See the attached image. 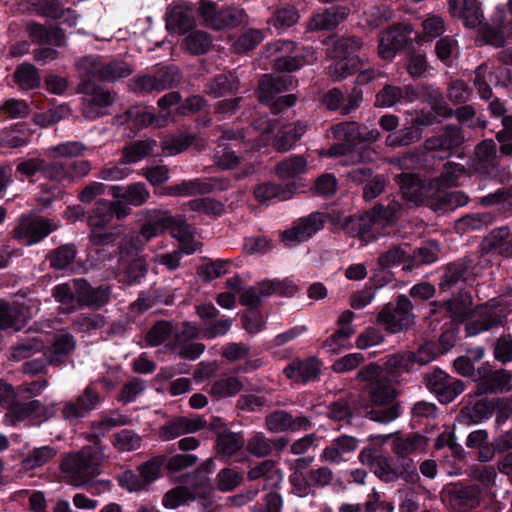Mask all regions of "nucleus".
I'll list each match as a JSON object with an SVG mask.
<instances>
[{
    "label": "nucleus",
    "instance_id": "nucleus-1",
    "mask_svg": "<svg viewBox=\"0 0 512 512\" xmlns=\"http://www.w3.org/2000/svg\"><path fill=\"white\" fill-rule=\"evenodd\" d=\"M86 146L80 141H67L50 149L55 159L46 160L40 157L25 159L17 164L16 172L33 183L40 178L53 182L47 191L52 196L62 193L59 183L71 182L74 178L83 177L91 170L88 160H71L72 157L81 156Z\"/></svg>",
    "mask_w": 512,
    "mask_h": 512
},
{
    "label": "nucleus",
    "instance_id": "nucleus-2",
    "mask_svg": "<svg viewBox=\"0 0 512 512\" xmlns=\"http://www.w3.org/2000/svg\"><path fill=\"white\" fill-rule=\"evenodd\" d=\"M333 137L338 141L330 147L331 156H344L351 164L372 163L377 159L375 149L364 143L380 138L378 129L369 130L355 121L339 122L332 126Z\"/></svg>",
    "mask_w": 512,
    "mask_h": 512
},
{
    "label": "nucleus",
    "instance_id": "nucleus-3",
    "mask_svg": "<svg viewBox=\"0 0 512 512\" xmlns=\"http://www.w3.org/2000/svg\"><path fill=\"white\" fill-rule=\"evenodd\" d=\"M131 73L132 69L124 61L93 62L87 71L88 79L81 83V92L89 96L83 103L84 115L96 119L101 116V109L113 103L110 92L96 85V81L114 82L128 77Z\"/></svg>",
    "mask_w": 512,
    "mask_h": 512
},
{
    "label": "nucleus",
    "instance_id": "nucleus-4",
    "mask_svg": "<svg viewBox=\"0 0 512 512\" xmlns=\"http://www.w3.org/2000/svg\"><path fill=\"white\" fill-rule=\"evenodd\" d=\"M474 260L470 256L459 258L442 267L438 287L440 293L452 291L458 288L457 293H452V297L444 300V306L453 322L464 323L474 316L472 308L473 298L469 291L458 287L460 283H465V275L472 267Z\"/></svg>",
    "mask_w": 512,
    "mask_h": 512
},
{
    "label": "nucleus",
    "instance_id": "nucleus-5",
    "mask_svg": "<svg viewBox=\"0 0 512 512\" xmlns=\"http://www.w3.org/2000/svg\"><path fill=\"white\" fill-rule=\"evenodd\" d=\"M397 395V390L391 383L378 380L364 386L358 402L366 417L386 424L400 415V406L394 402Z\"/></svg>",
    "mask_w": 512,
    "mask_h": 512
},
{
    "label": "nucleus",
    "instance_id": "nucleus-6",
    "mask_svg": "<svg viewBox=\"0 0 512 512\" xmlns=\"http://www.w3.org/2000/svg\"><path fill=\"white\" fill-rule=\"evenodd\" d=\"M452 115V109L447 105L436 104L429 110L416 111L415 115L404 127L390 133L385 140L387 146L402 147L418 142L422 138L425 128L436 122V117L444 118Z\"/></svg>",
    "mask_w": 512,
    "mask_h": 512
},
{
    "label": "nucleus",
    "instance_id": "nucleus-7",
    "mask_svg": "<svg viewBox=\"0 0 512 512\" xmlns=\"http://www.w3.org/2000/svg\"><path fill=\"white\" fill-rule=\"evenodd\" d=\"M55 229L56 226L47 218L21 214L9 236L24 246H32L41 242Z\"/></svg>",
    "mask_w": 512,
    "mask_h": 512
},
{
    "label": "nucleus",
    "instance_id": "nucleus-8",
    "mask_svg": "<svg viewBox=\"0 0 512 512\" xmlns=\"http://www.w3.org/2000/svg\"><path fill=\"white\" fill-rule=\"evenodd\" d=\"M412 303L404 294L384 305L377 315V323L392 334L407 330L413 324Z\"/></svg>",
    "mask_w": 512,
    "mask_h": 512
},
{
    "label": "nucleus",
    "instance_id": "nucleus-9",
    "mask_svg": "<svg viewBox=\"0 0 512 512\" xmlns=\"http://www.w3.org/2000/svg\"><path fill=\"white\" fill-rule=\"evenodd\" d=\"M413 32V25L409 23H398L382 32L378 40L379 57L392 60L398 52L414 49L416 41L411 38Z\"/></svg>",
    "mask_w": 512,
    "mask_h": 512
},
{
    "label": "nucleus",
    "instance_id": "nucleus-10",
    "mask_svg": "<svg viewBox=\"0 0 512 512\" xmlns=\"http://www.w3.org/2000/svg\"><path fill=\"white\" fill-rule=\"evenodd\" d=\"M326 215L321 212H312L292 222L291 226L280 232L279 239L287 248L296 247L310 240L317 232L324 228Z\"/></svg>",
    "mask_w": 512,
    "mask_h": 512
},
{
    "label": "nucleus",
    "instance_id": "nucleus-11",
    "mask_svg": "<svg viewBox=\"0 0 512 512\" xmlns=\"http://www.w3.org/2000/svg\"><path fill=\"white\" fill-rule=\"evenodd\" d=\"M436 358L434 346L425 344L419 347L417 351H402L392 354L386 362L387 369L393 377H398L403 373H411L419 367L430 363Z\"/></svg>",
    "mask_w": 512,
    "mask_h": 512
},
{
    "label": "nucleus",
    "instance_id": "nucleus-12",
    "mask_svg": "<svg viewBox=\"0 0 512 512\" xmlns=\"http://www.w3.org/2000/svg\"><path fill=\"white\" fill-rule=\"evenodd\" d=\"M423 383L442 404L454 401L464 391V383L461 380L452 378L438 367L423 375Z\"/></svg>",
    "mask_w": 512,
    "mask_h": 512
},
{
    "label": "nucleus",
    "instance_id": "nucleus-13",
    "mask_svg": "<svg viewBox=\"0 0 512 512\" xmlns=\"http://www.w3.org/2000/svg\"><path fill=\"white\" fill-rule=\"evenodd\" d=\"M475 396L497 394L511 389L512 373L505 369L494 370L489 363L477 368Z\"/></svg>",
    "mask_w": 512,
    "mask_h": 512
},
{
    "label": "nucleus",
    "instance_id": "nucleus-14",
    "mask_svg": "<svg viewBox=\"0 0 512 512\" xmlns=\"http://www.w3.org/2000/svg\"><path fill=\"white\" fill-rule=\"evenodd\" d=\"M103 400L104 397L99 393L96 385L90 383L74 400L64 403L61 409L62 418L70 422L82 419L97 409Z\"/></svg>",
    "mask_w": 512,
    "mask_h": 512
},
{
    "label": "nucleus",
    "instance_id": "nucleus-15",
    "mask_svg": "<svg viewBox=\"0 0 512 512\" xmlns=\"http://www.w3.org/2000/svg\"><path fill=\"white\" fill-rule=\"evenodd\" d=\"M100 466L101 454L90 447L66 456L61 462L63 471L78 474L87 480L93 479L100 473Z\"/></svg>",
    "mask_w": 512,
    "mask_h": 512
},
{
    "label": "nucleus",
    "instance_id": "nucleus-16",
    "mask_svg": "<svg viewBox=\"0 0 512 512\" xmlns=\"http://www.w3.org/2000/svg\"><path fill=\"white\" fill-rule=\"evenodd\" d=\"M212 488L208 484V479L195 483L192 486H176L167 491L163 498L162 504L167 509H177L178 507L193 502L195 500L203 501L205 505L210 499Z\"/></svg>",
    "mask_w": 512,
    "mask_h": 512
},
{
    "label": "nucleus",
    "instance_id": "nucleus-17",
    "mask_svg": "<svg viewBox=\"0 0 512 512\" xmlns=\"http://www.w3.org/2000/svg\"><path fill=\"white\" fill-rule=\"evenodd\" d=\"M74 285L78 295V309L100 310L110 302L112 289L107 284L92 286L85 278H76Z\"/></svg>",
    "mask_w": 512,
    "mask_h": 512
},
{
    "label": "nucleus",
    "instance_id": "nucleus-18",
    "mask_svg": "<svg viewBox=\"0 0 512 512\" xmlns=\"http://www.w3.org/2000/svg\"><path fill=\"white\" fill-rule=\"evenodd\" d=\"M279 53L272 60V68L278 73H292L300 70L307 63L306 56L299 53L298 44L292 40H280L275 43Z\"/></svg>",
    "mask_w": 512,
    "mask_h": 512
},
{
    "label": "nucleus",
    "instance_id": "nucleus-19",
    "mask_svg": "<svg viewBox=\"0 0 512 512\" xmlns=\"http://www.w3.org/2000/svg\"><path fill=\"white\" fill-rule=\"evenodd\" d=\"M298 80L291 75H276L272 73L263 74L256 89V96L261 104H266L274 98L297 86Z\"/></svg>",
    "mask_w": 512,
    "mask_h": 512
},
{
    "label": "nucleus",
    "instance_id": "nucleus-20",
    "mask_svg": "<svg viewBox=\"0 0 512 512\" xmlns=\"http://www.w3.org/2000/svg\"><path fill=\"white\" fill-rule=\"evenodd\" d=\"M495 398L481 397L469 400L459 411L457 421L463 425H477L496 415Z\"/></svg>",
    "mask_w": 512,
    "mask_h": 512
},
{
    "label": "nucleus",
    "instance_id": "nucleus-21",
    "mask_svg": "<svg viewBox=\"0 0 512 512\" xmlns=\"http://www.w3.org/2000/svg\"><path fill=\"white\" fill-rule=\"evenodd\" d=\"M178 116H194L197 128H208L212 125V115L208 100L200 94H192L181 99L180 105L174 108Z\"/></svg>",
    "mask_w": 512,
    "mask_h": 512
},
{
    "label": "nucleus",
    "instance_id": "nucleus-22",
    "mask_svg": "<svg viewBox=\"0 0 512 512\" xmlns=\"http://www.w3.org/2000/svg\"><path fill=\"white\" fill-rule=\"evenodd\" d=\"M484 254H497L506 259H512V230L503 225L492 229L480 244Z\"/></svg>",
    "mask_w": 512,
    "mask_h": 512
},
{
    "label": "nucleus",
    "instance_id": "nucleus-23",
    "mask_svg": "<svg viewBox=\"0 0 512 512\" xmlns=\"http://www.w3.org/2000/svg\"><path fill=\"white\" fill-rule=\"evenodd\" d=\"M173 218L174 215L167 210L146 209L144 222L139 231L140 236L145 241H149L154 237L169 232L173 226Z\"/></svg>",
    "mask_w": 512,
    "mask_h": 512
},
{
    "label": "nucleus",
    "instance_id": "nucleus-24",
    "mask_svg": "<svg viewBox=\"0 0 512 512\" xmlns=\"http://www.w3.org/2000/svg\"><path fill=\"white\" fill-rule=\"evenodd\" d=\"M283 373L294 383L306 385L320 375V362L316 357L295 358L285 366Z\"/></svg>",
    "mask_w": 512,
    "mask_h": 512
},
{
    "label": "nucleus",
    "instance_id": "nucleus-25",
    "mask_svg": "<svg viewBox=\"0 0 512 512\" xmlns=\"http://www.w3.org/2000/svg\"><path fill=\"white\" fill-rule=\"evenodd\" d=\"M342 229L350 236L366 241L376 240L379 235V226L370 210L360 216L347 217Z\"/></svg>",
    "mask_w": 512,
    "mask_h": 512
},
{
    "label": "nucleus",
    "instance_id": "nucleus-26",
    "mask_svg": "<svg viewBox=\"0 0 512 512\" xmlns=\"http://www.w3.org/2000/svg\"><path fill=\"white\" fill-rule=\"evenodd\" d=\"M27 33L34 44L59 48L66 46L65 31L58 25L46 26L33 21L27 25Z\"/></svg>",
    "mask_w": 512,
    "mask_h": 512
},
{
    "label": "nucleus",
    "instance_id": "nucleus-27",
    "mask_svg": "<svg viewBox=\"0 0 512 512\" xmlns=\"http://www.w3.org/2000/svg\"><path fill=\"white\" fill-rule=\"evenodd\" d=\"M349 8L344 5H332L314 14L308 21L310 31H332L349 15Z\"/></svg>",
    "mask_w": 512,
    "mask_h": 512
},
{
    "label": "nucleus",
    "instance_id": "nucleus-28",
    "mask_svg": "<svg viewBox=\"0 0 512 512\" xmlns=\"http://www.w3.org/2000/svg\"><path fill=\"white\" fill-rule=\"evenodd\" d=\"M57 413L56 405L53 403L42 404L39 400L15 403L11 407V414L17 421L25 419L47 421Z\"/></svg>",
    "mask_w": 512,
    "mask_h": 512
},
{
    "label": "nucleus",
    "instance_id": "nucleus-29",
    "mask_svg": "<svg viewBox=\"0 0 512 512\" xmlns=\"http://www.w3.org/2000/svg\"><path fill=\"white\" fill-rule=\"evenodd\" d=\"M215 190V185L212 180L205 179H191L182 180L180 183H174L168 186L161 187L159 194L161 196L171 197H189L195 195L210 194Z\"/></svg>",
    "mask_w": 512,
    "mask_h": 512
},
{
    "label": "nucleus",
    "instance_id": "nucleus-30",
    "mask_svg": "<svg viewBox=\"0 0 512 512\" xmlns=\"http://www.w3.org/2000/svg\"><path fill=\"white\" fill-rule=\"evenodd\" d=\"M169 232L172 237L178 240V248H181L185 255H192L202 247V243L194 238L195 228L187 223L184 215H174L173 226Z\"/></svg>",
    "mask_w": 512,
    "mask_h": 512
},
{
    "label": "nucleus",
    "instance_id": "nucleus-31",
    "mask_svg": "<svg viewBox=\"0 0 512 512\" xmlns=\"http://www.w3.org/2000/svg\"><path fill=\"white\" fill-rule=\"evenodd\" d=\"M447 497L452 507L458 510L473 509L482 500V491L477 485H454L447 489Z\"/></svg>",
    "mask_w": 512,
    "mask_h": 512
},
{
    "label": "nucleus",
    "instance_id": "nucleus-32",
    "mask_svg": "<svg viewBox=\"0 0 512 512\" xmlns=\"http://www.w3.org/2000/svg\"><path fill=\"white\" fill-rule=\"evenodd\" d=\"M149 265L144 257L122 260L116 273L118 282L126 286L138 285L146 277Z\"/></svg>",
    "mask_w": 512,
    "mask_h": 512
},
{
    "label": "nucleus",
    "instance_id": "nucleus-33",
    "mask_svg": "<svg viewBox=\"0 0 512 512\" xmlns=\"http://www.w3.org/2000/svg\"><path fill=\"white\" fill-rule=\"evenodd\" d=\"M448 10L453 17L462 18L468 28L478 27L484 18L477 0H449Z\"/></svg>",
    "mask_w": 512,
    "mask_h": 512
},
{
    "label": "nucleus",
    "instance_id": "nucleus-34",
    "mask_svg": "<svg viewBox=\"0 0 512 512\" xmlns=\"http://www.w3.org/2000/svg\"><path fill=\"white\" fill-rule=\"evenodd\" d=\"M108 193L114 199H122L128 205L139 207L144 205L151 197L150 191L143 182H135L129 185H111L108 186Z\"/></svg>",
    "mask_w": 512,
    "mask_h": 512
},
{
    "label": "nucleus",
    "instance_id": "nucleus-35",
    "mask_svg": "<svg viewBox=\"0 0 512 512\" xmlns=\"http://www.w3.org/2000/svg\"><path fill=\"white\" fill-rule=\"evenodd\" d=\"M309 125L306 121L297 120L283 125L273 140V146L278 152L291 150L297 141L306 133Z\"/></svg>",
    "mask_w": 512,
    "mask_h": 512
},
{
    "label": "nucleus",
    "instance_id": "nucleus-36",
    "mask_svg": "<svg viewBox=\"0 0 512 512\" xmlns=\"http://www.w3.org/2000/svg\"><path fill=\"white\" fill-rule=\"evenodd\" d=\"M464 140L462 128L448 124L439 135L426 140V147L431 150L452 151L462 146Z\"/></svg>",
    "mask_w": 512,
    "mask_h": 512
},
{
    "label": "nucleus",
    "instance_id": "nucleus-37",
    "mask_svg": "<svg viewBox=\"0 0 512 512\" xmlns=\"http://www.w3.org/2000/svg\"><path fill=\"white\" fill-rule=\"evenodd\" d=\"M398 184L404 200L414 204H420L426 198L425 181L415 173H401L398 176Z\"/></svg>",
    "mask_w": 512,
    "mask_h": 512
},
{
    "label": "nucleus",
    "instance_id": "nucleus-38",
    "mask_svg": "<svg viewBox=\"0 0 512 512\" xmlns=\"http://www.w3.org/2000/svg\"><path fill=\"white\" fill-rule=\"evenodd\" d=\"M240 81L233 73H220L213 76L204 85V91L213 98H221L238 93Z\"/></svg>",
    "mask_w": 512,
    "mask_h": 512
},
{
    "label": "nucleus",
    "instance_id": "nucleus-39",
    "mask_svg": "<svg viewBox=\"0 0 512 512\" xmlns=\"http://www.w3.org/2000/svg\"><path fill=\"white\" fill-rule=\"evenodd\" d=\"M245 439L241 432L225 430L217 435L216 450L218 456L228 462L233 456L242 451Z\"/></svg>",
    "mask_w": 512,
    "mask_h": 512
},
{
    "label": "nucleus",
    "instance_id": "nucleus-40",
    "mask_svg": "<svg viewBox=\"0 0 512 512\" xmlns=\"http://www.w3.org/2000/svg\"><path fill=\"white\" fill-rule=\"evenodd\" d=\"M295 191L296 185L294 183L283 186L273 182H266L255 187L254 197L259 202L284 201L292 198Z\"/></svg>",
    "mask_w": 512,
    "mask_h": 512
},
{
    "label": "nucleus",
    "instance_id": "nucleus-41",
    "mask_svg": "<svg viewBox=\"0 0 512 512\" xmlns=\"http://www.w3.org/2000/svg\"><path fill=\"white\" fill-rule=\"evenodd\" d=\"M194 24L191 10L187 7L174 6L166 13V28L169 32L185 34L194 27Z\"/></svg>",
    "mask_w": 512,
    "mask_h": 512
},
{
    "label": "nucleus",
    "instance_id": "nucleus-42",
    "mask_svg": "<svg viewBox=\"0 0 512 512\" xmlns=\"http://www.w3.org/2000/svg\"><path fill=\"white\" fill-rule=\"evenodd\" d=\"M76 348V339L70 333L56 336L51 350L47 356L51 365L59 366L64 364Z\"/></svg>",
    "mask_w": 512,
    "mask_h": 512
},
{
    "label": "nucleus",
    "instance_id": "nucleus-43",
    "mask_svg": "<svg viewBox=\"0 0 512 512\" xmlns=\"http://www.w3.org/2000/svg\"><path fill=\"white\" fill-rule=\"evenodd\" d=\"M440 245L437 241H428L421 247L409 251V264L406 265V271H413L422 265H428L438 260Z\"/></svg>",
    "mask_w": 512,
    "mask_h": 512
},
{
    "label": "nucleus",
    "instance_id": "nucleus-44",
    "mask_svg": "<svg viewBox=\"0 0 512 512\" xmlns=\"http://www.w3.org/2000/svg\"><path fill=\"white\" fill-rule=\"evenodd\" d=\"M409 250H411V247L407 243L392 246L387 251L379 254L377 258L378 266L386 270L402 265L403 270L406 271V265L409 264Z\"/></svg>",
    "mask_w": 512,
    "mask_h": 512
},
{
    "label": "nucleus",
    "instance_id": "nucleus-45",
    "mask_svg": "<svg viewBox=\"0 0 512 512\" xmlns=\"http://www.w3.org/2000/svg\"><path fill=\"white\" fill-rule=\"evenodd\" d=\"M13 79L22 90L37 89L41 85V77L38 69L31 63L23 62L17 65Z\"/></svg>",
    "mask_w": 512,
    "mask_h": 512
},
{
    "label": "nucleus",
    "instance_id": "nucleus-46",
    "mask_svg": "<svg viewBox=\"0 0 512 512\" xmlns=\"http://www.w3.org/2000/svg\"><path fill=\"white\" fill-rule=\"evenodd\" d=\"M259 292L263 297L272 295L293 297L298 291L297 285L290 279H266L258 283Z\"/></svg>",
    "mask_w": 512,
    "mask_h": 512
},
{
    "label": "nucleus",
    "instance_id": "nucleus-47",
    "mask_svg": "<svg viewBox=\"0 0 512 512\" xmlns=\"http://www.w3.org/2000/svg\"><path fill=\"white\" fill-rule=\"evenodd\" d=\"M469 202V196L462 190L443 191L440 193L433 205L436 211L442 213L454 211L465 206Z\"/></svg>",
    "mask_w": 512,
    "mask_h": 512
},
{
    "label": "nucleus",
    "instance_id": "nucleus-48",
    "mask_svg": "<svg viewBox=\"0 0 512 512\" xmlns=\"http://www.w3.org/2000/svg\"><path fill=\"white\" fill-rule=\"evenodd\" d=\"M426 445V437L419 433L396 435L392 443V451L398 456H408Z\"/></svg>",
    "mask_w": 512,
    "mask_h": 512
},
{
    "label": "nucleus",
    "instance_id": "nucleus-49",
    "mask_svg": "<svg viewBox=\"0 0 512 512\" xmlns=\"http://www.w3.org/2000/svg\"><path fill=\"white\" fill-rule=\"evenodd\" d=\"M402 205L394 198H387L383 202L377 203L370 211L375 218L377 225L380 227L391 224L397 219V213L401 210Z\"/></svg>",
    "mask_w": 512,
    "mask_h": 512
},
{
    "label": "nucleus",
    "instance_id": "nucleus-50",
    "mask_svg": "<svg viewBox=\"0 0 512 512\" xmlns=\"http://www.w3.org/2000/svg\"><path fill=\"white\" fill-rule=\"evenodd\" d=\"M329 417L336 421L350 420L363 413L358 400L348 401L345 399H338L328 406Z\"/></svg>",
    "mask_w": 512,
    "mask_h": 512
},
{
    "label": "nucleus",
    "instance_id": "nucleus-51",
    "mask_svg": "<svg viewBox=\"0 0 512 512\" xmlns=\"http://www.w3.org/2000/svg\"><path fill=\"white\" fill-rule=\"evenodd\" d=\"M504 317L497 312L481 314L478 319L467 322L466 333L468 336H475L481 332L503 326Z\"/></svg>",
    "mask_w": 512,
    "mask_h": 512
},
{
    "label": "nucleus",
    "instance_id": "nucleus-52",
    "mask_svg": "<svg viewBox=\"0 0 512 512\" xmlns=\"http://www.w3.org/2000/svg\"><path fill=\"white\" fill-rule=\"evenodd\" d=\"M26 325L25 315L22 309L8 303H0V329L13 328L21 330Z\"/></svg>",
    "mask_w": 512,
    "mask_h": 512
},
{
    "label": "nucleus",
    "instance_id": "nucleus-53",
    "mask_svg": "<svg viewBox=\"0 0 512 512\" xmlns=\"http://www.w3.org/2000/svg\"><path fill=\"white\" fill-rule=\"evenodd\" d=\"M339 58L330 66V76L334 81H341L346 77L356 73L363 66L359 57H343Z\"/></svg>",
    "mask_w": 512,
    "mask_h": 512
},
{
    "label": "nucleus",
    "instance_id": "nucleus-54",
    "mask_svg": "<svg viewBox=\"0 0 512 512\" xmlns=\"http://www.w3.org/2000/svg\"><path fill=\"white\" fill-rule=\"evenodd\" d=\"M77 255V249L74 244H64L51 250L47 259L50 266L56 270H64L73 264Z\"/></svg>",
    "mask_w": 512,
    "mask_h": 512
},
{
    "label": "nucleus",
    "instance_id": "nucleus-55",
    "mask_svg": "<svg viewBox=\"0 0 512 512\" xmlns=\"http://www.w3.org/2000/svg\"><path fill=\"white\" fill-rule=\"evenodd\" d=\"M307 168V161L302 155H292L277 163L276 174L281 179H292L304 173Z\"/></svg>",
    "mask_w": 512,
    "mask_h": 512
},
{
    "label": "nucleus",
    "instance_id": "nucleus-56",
    "mask_svg": "<svg viewBox=\"0 0 512 512\" xmlns=\"http://www.w3.org/2000/svg\"><path fill=\"white\" fill-rule=\"evenodd\" d=\"M127 120L138 128H144L157 121L155 109L150 106L136 104L127 109L125 113Z\"/></svg>",
    "mask_w": 512,
    "mask_h": 512
},
{
    "label": "nucleus",
    "instance_id": "nucleus-57",
    "mask_svg": "<svg viewBox=\"0 0 512 512\" xmlns=\"http://www.w3.org/2000/svg\"><path fill=\"white\" fill-rule=\"evenodd\" d=\"M211 44V36L201 30L191 31L183 40V46L192 55H202L207 53Z\"/></svg>",
    "mask_w": 512,
    "mask_h": 512
},
{
    "label": "nucleus",
    "instance_id": "nucleus-58",
    "mask_svg": "<svg viewBox=\"0 0 512 512\" xmlns=\"http://www.w3.org/2000/svg\"><path fill=\"white\" fill-rule=\"evenodd\" d=\"M245 11L241 8L228 6L226 8L219 9L218 16L214 20L215 30H221L224 28H235L243 23Z\"/></svg>",
    "mask_w": 512,
    "mask_h": 512
},
{
    "label": "nucleus",
    "instance_id": "nucleus-59",
    "mask_svg": "<svg viewBox=\"0 0 512 512\" xmlns=\"http://www.w3.org/2000/svg\"><path fill=\"white\" fill-rule=\"evenodd\" d=\"M299 19V10L294 5L285 4L273 12L270 22L276 29H287L298 23Z\"/></svg>",
    "mask_w": 512,
    "mask_h": 512
},
{
    "label": "nucleus",
    "instance_id": "nucleus-60",
    "mask_svg": "<svg viewBox=\"0 0 512 512\" xmlns=\"http://www.w3.org/2000/svg\"><path fill=\"white\" fill-rule=\"evenodd\" d=\"M359 442L355 437L341 435L333 441L332 448L325 450V456L333 462H339L342 454L356 450Z\"/></svg>",
    "mask_w": 512,
    "mask_h": 512
},
{
    "label": "nucleus",
    "instance_id": "nucleus-61",
    "mask_svg": "<svg viewBox=\"0 0 512 512\" xmlns=\"http://www.w3.org/2000/svg\"><path fill=\"white\" fill-rule=\"evenodd\" d=\"M172 333V323L167 320H159L146 332L145 342L149 347H157L168 340Z\"/></svg>",
    "mask_w": 512,
    "mask_h": 512
},
{
    "label": "nucleus",
    "instance_id": "nucleus-62",
    "mask_svg": "<svg viewBox=\"0 0 512 512\" xmlns=\"http://www.w3.org/2000/svg\"><path fill=\"white\" fill-rule=\"evenodd\" d=\"M52 296L56 302L64 305L69 311L78 310V295L76 293L74 280L72 281V285L69 283H61L54 286Z\"/></svg>",
    "mask_w": 512,
    "mask_h": 512
},
{
    "label": "nucleus",
    "instance_id": "nucleus-63",
    "mask_svg": "<svg viewBox=\"0 0 512 512\" xmlns=\"http://www.w3.org/2000/svg\"><path fill=\"white\" fill-rule=\"evenodd\" d=\"M29 4L36 14L42 17L58 20L65 14L60 0H30Z\"/></svg>",
    "mask_w": 512,
    "mask_h": 512
},
{
    "label": "nucleus",
    "instance_id": "nucleus-64",
    "mask_svg": "<svg viewBox=\"0 0 512 512\" xmlns=\"http://www.w3.org/2000/svg\"><path fill=\"white\" fill-rule=\"evenodd\" d=\"M142 439L133 430L123 429L113 435L112 444L121 452L135 451L141 447Z\"/></svg>",
    "mask_w": 512,
    "mask_h": 512
}]
</instances>
